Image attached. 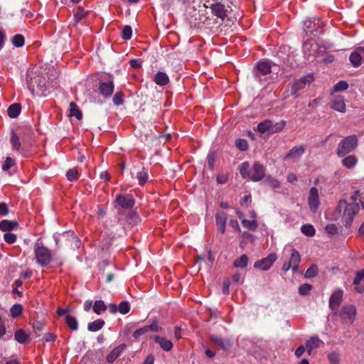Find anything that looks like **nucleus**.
<instances>
[{
	"instance_id": "nucleus-61",
	"label": "nucleus",
	"mask_w": 364,
	"mask_h": 364,
	"mask_svg": "<svg viewBox=\"0 0 364 364\" xmlns=\"http://www.w3.org/2000/svg\"><path fill=\"white\" fill-rule=\"evenodd\" d=\"M55 335L52 333H47L43 336V340L46 342H51L55 340Z\"/></svg>"
},
{
	"instance_id": "nucleus-13",
	"label": "nucleus",
	"mask_w": 364,
	"mask_h": 364,
	"mask_svg": "<svg viewBox=\"0 0 364 364\" xmlns=\"http://www.w3.org/2000/svg\"><path fill=\"white\" fill-rule=\"evenodd\" d=\"M116 203L122 208L130 209L134 205V200L131 196L118 195Z\"/></svg>"
},
{
	"instance_id": "nucleus-55",
	"label": "nucleus",
	"mask_w": 364,
	"mask_h": 364,
	"mask_svg": "<svg viewBox=\"0 0 364 364\" xmlns=\"http://www.w3.org/2000/svg\"><path fill=\"white\" fill-rule=\"evenodd\" d=\"M4 240L9 244H13L16 240V235L11 232H6L4 235Z\"/></svg>"
},
{
	"instance_id": "nucleus-42",
	"label": "nucleus",
	"mask_w": 364,
	"mask_h": 364,
	"mask_svg": "<svg viewBox=\"0 0 364 364\" xmlns=\"http://www.w3.org/2000/svg\"><path fill=\"white\" fill-rule=\"evenodd\" d=\"M87 12L84 10L82 7L77 8V10L75 14V21L76 23H79L82 18L85 17Z\"/></svg>"
},
{
	"instance_id": "nucleus-21",
	"label": "nucleus",
	"mask_w": 364,
	"mask_h": 364,
	"mask_svg": "<svg viewBox=\"0 0 364 364\" xmlns=\"http://www.w3.org/2000/svg\"><path fill=\"white\" fill-rule=\"evenodd\" d=\"M154 341L165 351H169L173 348V343L166 338L156 336L154 337Z\"/></svg>"
},
{
	"instance_id": "nucleus-11",
	"label": "nucleus",
	"mask_w": 364,
	"mask_h": 364,
	"mask_svg": "<svg viewBox=\"0 0 364 364\" xmlns=\"http://www.w3.org/2000/svg\"><path fill=\"white\" fill-rule=\"evenodd\" d=\"M212 13L218 18L224 20L228 16L229 12V7L225 6L221 3L213 4L210 6Z\"/></svg>"
},
{
	"instance_id": "nucleus-5",
	"label": "nucleus",
	"mask_w": 364,
	"mask_h": 364,
	"mask_svg": "<svg viewBox=\"0 0 364 364\" xmlns=\"http://www.w3.org/2000/svg\"><path fill=\"white\" fill-rule=\"evenodd\" d=\"M114 88V78L112 75H109V79L107 81L99 83V92L105 98H108L112 95Z\"/></svg>"
},
{
	"instance_id": "nucleus-49",
	"label": "nucleus",
	"mask_w": 364,
	"mask_h": 364,
	"mask_svg": "<svg viewBox=\"0 0 364 364\" xmlns=\"http://www.w3.org/2000/svg\"><path fill=\"white\" fill-rule=\"evenodd\" d=\"M66 177L68 181H73L78 179V173L77 169L71 168L69 169L66 173Z\"/></svg>"
},
{
	"instance_id": "nucleus-60",
	"label": "nucleus",
	"mask_w": 364,
	"mask_h": 364,
	"mask_svg": "<svg viewBox=\"0 0 364 364\" xmlns=\"http://www.w3.org/2000/svg\"><path fill=\"white\" fill-rule=\"evenodd\" d=\"M9 213L8 206L5 203H0V214L3 216L7 215Z\"/></svg>"
},
{
	"instance_id": "nucleus-41",
	"label": "nucleus",
	"mask_w": 364,
	"mask_h": 364,
	"mask_svg": "<svg viewBox=\"0 0 364 364\" xmlns=\"http://www.w3.org/2000/svg\"><path fill=\"white\" fill-rule=\"evenodd\" d=\"M11 144L14 149L18 150L20 149V139L19 136L14 132H11Z\"/></svg>"
},
{
	"instance_id": "nucleus-9",
	"label": "nucleus",
	"mask_w": 364,
	"mask_h": 364,
	"mask_svg": "<svg viewBox=\"0 0 364 364\" xmlns=\"http://www.w3.org/2000/svg\"><path fill=\"white\" fill-rule=\"evenodd\" d=\"M342 298L343 291L338 290L333 293L329 299V307L335 315H337L338 312V306L341 303Z\"/></svg>"
},
{
	"instance_id": "nucleus-32",
	"label": "nucleus",
	"mask_w": 364,
	"mask_h": 364,
	"mask_svg": "<svg viewBox=\"0 0 364 364\" xmlns=\"http://www.w3.org/2000/svg\"><path fill=\"white\" fill-rule=\"evenodd\" d=\"M70 116L75 117L79 120L81 119L82 117V114L81 111L78 109V107L74 102H71L70 103Z\"/></svg>"
},
{
	"instance_id": "nucleus-64",
	"label": "nucleus",
	"mask_w": 364,
	"mask_h": 364,
	"mask_svg": "<svg viewBox=\"0 0 364 364\" xmlns=\"http://www.w3.org/2000/svg\"><path fill=\"white\" fill-rule=\"evenodd\" d=\"M305 351V348L303 346H299L295 350V355L297 358L301 357Z\"/></svg>"
},
{
	"instance_id": "nucleus-45",
	"label": "nucleus",
	"mask_w": 364,
	"mask_h": 364,
	"mask_svg": "<svg viewBox=\"0 0 364 364\" xmlns=\"http://www.w3.org/2000/svg\"><path fill=\"white\" fill-rule=\"evenodd\" d=\"M132 36V29L130 26H124L122 31V37L124 40L128 41Z\"/></svg>"
},
{
	"instance_id": "nucleus-26",
	"label": "nucleus",
	"mask_w": 364,
	"mask_h": 364,
	"mask_svg": "<svg viewBox=\"0 0 364 364\" xmlns=\"http://www.w3.org/2000/svg\"><path fill=\"white\" fill-rule=\"evenodd\" d=\"M18 226L16 221H11L8 220H4L0 222V230L4 232L10 231L14 230Z\"/></svg>"
},
{
	"instance_id": "nucleus-23",
	"label": "nucleus",
	"mask_w": 364,
	"mask_h": 364,
	"mask_svg": "<svg viewBox=\"0 0 364 364\" xmlns=\"http://www.w3.org/2000/svg\"><path fill=\"white\" fill-rule=\"evenodd\" d=\"M362 59V56L360 55L358 48L350 53L349 57L350 63L355 68H358L361 65Z\"/></svg>"
},
{
	"instance_id": "nucleus-56",
	"label": "nucleus",
	"mask_w": 364,
	"mask_h": 364,
	"mask_svg": "<svg viewBox=\"0 0 364 364\" xmlns=\"http://www.w3.org/2000/svg\"><path fill=\"white\" fill-rule=\"evenodd\" d=\"M362 280H364V269L356 272L353 280L354 285H358Z\"/></svg>"
},
{
	"instance_id": "nucleus-12",
	"label": "nucleus",
	"mask_w": 364,
	"mask_h": 364,
	"mask_svg": "<svg viewBox=\"0 0 364 364\" xmlns=\"http://www.w3.org/2000/svg\"><path fill=\"white\" fill-rule=\"evenodd\" d=\"M265 168L263 165L255 162L251 169V180L253 181H259L264 178Z\"/></svg>"
},
{
	"instance_id": "nucleus-8",
	"label": "nucleus",
	"mask_w": 364,
	"mask_h": 364,
	"mask_svg": "<svg viewBox=\"0 0 364 364\" xmlns=\"http://www.w3.org/2000/svg\"><path fill=\"white\" fill-rule=\"evenodd\" d=\"M277 257L274 253L269 254L267 257L257 261L254 267L262 270H268L273 263L276 261Z\"/></svg>"
},
{
	"instance_id": "nucleus-30",
	"label": "nucleus",
	"mask_w": 364,
	"mask_h": 364,
	"mask_svg": "<svg viewBox=\"0 0 364 364\" xmlns=\"http://www.w3.org/2000/svg\"><path fill=\"white\" fill-rule=\"evenodd\" d=\"M105 325V321L102 319H97L92 322H90L87 325V329L92 332H96L100 330Z\"/></svg>"
},
{
	"instance_id": "nucleus-24",
	"label": "nucleus",
	"mask_w": 364,
	"mask_h": 364,
	"mask_svg": "<svg viewBox=\"0 0 364 364\" xmlns=\"http://www.w3.org/2000/svg\"><path fill=\"white\" fill-rule=\"evenodd\" d=\"M154 82L156 84L160 86H164L169 82V77L167 74L164 72H158L154 75Z\"/></svg>"
},
{
	"instance_id": "nucleus-20",
	"label": "nucleus",
	"mask_w": 364,
	"mask_h": 364,
	"mask_svg": "<svg viewBox=\"0 0 364 364\" xmlns=\"http://www.w3.org/2000/svg\"><path fill=\"white\" fill-rule=\"evenodd\" d=\"M322 341L318 336H312L306 342V349L309 355H311L312 350L319 346Z\"/></svg>"
},
{
	"instance_id": "nucleus-44",
	"label": "nucleus",
	"mask_w": 364,
	"mask_h": 364,
	"mask_svg": "<svg viewBox=\"0 0 364 364\" xmlns=\"http://www.w3.org/2000/svg\"><path fill=\"white\" fill-rule=\"evenodd\" d=\"M33 78H34L33 73L28 71L26 75V82L29 90L33 95L35 90V85L33 82Z\"/></svg>"
},
{
	"instance_id": "nucleus-14",
	"label": "nucleus",
	"mask_w": 364,
	"mask_h": 364,
	"mask_svg": "<svg viewBox=\"0 0 364 364\" xmlns=\"http://www.w3.org/2000/svg\"><path fill=\"white\" fill-rule=\"evenodd\" d=\"M331 107L336 111L345 112L346 111V106L344 102V97L341 95L335 96L332 100Z\"/></svg>"
},
{
	"instance_id": "nucleus-54",
	"label": "nucleus",
	"mask_w": 364,
	"mask_h": 364,
	"mask_svg": "<svg viewBox=\"0 0 364 364\" xmlns=\"http://www.w3.org/2000/svg\"><path fill=\"white\" fill-rule=\"evenodd\" d=\"M123 93L122 92H117L113 97V102L115 105H121L123 104Z\"/></svg>"
},
{
	"instance_id": "nucleus-6",
	"label": "nucleus",
	"mask_w": 364,
	"mask_h": 364,
	"mask_svg": "<svg viewBox=\"0 0 364 364\" xmlns=\"http://www.w3.org/2000/svg\"><path fill=\"white\" fill-rule=\"evenodd\" d=\"M212 342L216 344L223 350H229L233 346V341L231 338H222L215 335L210 336Z\"/></svg>"
},
{
	"instance_id": "nucleus-59",
	"label": "nucleus",
	"mask_w": 364,
	"mask_h": 364,
	"mask_svg": "<svg viewBox=\"0 0 364 364\" xmlns=\"http://www.w3.org/2000/svg\"><path fill=\"white\" fill-rule=\"evenodd\" d=\"M13 164H14L13 159L11 157H6V160L4 161V162L2 165L3 170H4V171L9 170L13 166Z\"/></svg>"
},
{
	"instance_id": "nucleus-7",
	"label": "nucleus",
	"mask_w": 364,
	"mask_h": 364,
	"mask_svg": "<svg viewBox=\"0 0 364 364\" xmlns=\"http://www.w3.org/2000/svg\"><path fill=\"white\" fill-rule=\"evenodd\" d=\"M341 318L344 321L353 322L356 315V309L353 305L343 306L338 314Z\"/></svg>"
},
{
	"instance_id": "nucleus-50",
	"label": "nucleus",
	"mask_w": 364,
	"mask_h": 364,
	"mask_svg": "<svg viewBox=\"0 0 364 364\" xmlns=\"http://www.w3.org/2000/svg\"><path fill=\"white\" fill-rule=\"evenodd\" d=\"M340 358V354L336 351L330 353L328 355V358L331 364H338Z\"/></svg>"
},
{
	"instance_id": "nucleus-2",
	"label": "nucleus",
	"mask_w": 364,
	"mask_h": 364,
	"mask_svg": "<svg viewBox=\"0 0 364 364\" xmlns=\"http://www.w3.org/2000/svg\"><path fill=\"white\" fill-rule=\"evenodd\" d=\"M358 145V139L355 135H351L342 139L338 144L337 155L342 158L353 151Z\"/></svg>"
},
{
	"instance_id": "nucleus-51",
	"label": "nucleus",
	"mask_w": 364,
	"mask_h": 364,
	"mask_svg": "<svg viewBox=\"0 0 364 364\" xmlns=\"http://www.w3.org/2000/svg\"><path fill=\"white\" fill-rule=\"evenodd\" d=\"M318 273V268L316 265H311L309 268H308L305 272L306 278H312L315 277Z\"/></svg>"
},
{
	"instance_id": "nucleus-25",
	"label": "nucleus",
	"mask_w": 364,
	"mask_h": 364,
	"mask_svg": "<svg viewBox=\"0 0 364 364\" xmlns=\"http://www.w3.org/2000/svg\"><path fill=\"white\" fill-rule=\"evenodd\" d=\"M272 126V121L269 119H265L258 124L257 129L261 134L267 133L270 135V128Z\"/></svg>"
},
{
	"instance_id": "nucleus-10",
	"label": "nucleus",
	"mask_w": 364,
	"mask_h": 364,
	"mask_svg": "<svg viewBox=\"0 0 364 364\" xmlns=\"http://www.w3.org/2000/svg\"><path fill=\"white\" fill-rule=\"evenodd\" d=\"M309 208L312 212H316L319 206L318 191L316 187H311L308 198Z\"/></svg>"
},
{
	"instance_id": "nucleus-18",
	"label": "nucleus",
	"mask_w": 364,
	"mask_h": 364,
	"mask_svg": "<svg viewBox=\"0 0 364 364\" xmlns=\"http://www.w3.org/2000/svg\"><path fill=\"white\" fill-rule=\"evenodd\" d=\"M215 220L218 230L223 234L225 231L227 215L223 212L217 213Z\"/></svg>"
},
{
	"instance_id": "nucleus-16",
	"label": "nucleus",
	"mask_w": 364,
	"mask_h": 364,
	"mask_svg": "<svg viewBox=\"0 0 364 364\" xmlns=\"http://www.w3.org/2000/svg\"><path fill=\"white\" fill-rule=\"evenodd\" d=\"M271 72V65L267 61H260L257 63L255 75L256 77H258L259 74L267 75Z\"/></svg>"
},
{
	"instance_id": "nucleus-27",
	"label": "nucleus",
	"mask_w": 364,
	"mask_h": 364,
	"mask_svg": "<svg viewBox=\"0 0 364 364\" xmlns=\"http://www.w3.org/2000/svg\"><path fill=\"white\" fill-rule=\"evenodd\" d=\"M136 178H137L138 183L139 185H144L149 178V173L147 170L143 168L141 170L136 171Z\"/></svg>"
},
{
	"instance_id": "nucleus-17",
	"label": "nucleus",
	"mask_w": 364,
	"mask_h": 364,
	"mask_svg": "<svg viewBox=\"0 0 364 364\" xmlns=\"http://www.w3.org/2000/svg\"><path fill=\"white\" fill-rule=\"evenodd\" d=\"M126 348L125 344H120L115 347L107 356L109 363H113Z\"/></svg>"
},
{
	"instance_id": "nucleus-38",
	"label": "nucleus",
	"mask_w": 364,
	"mask_h": 364,
	"mask_svg": "<svg viewBox=\"0 0 364 364\" xmlns=\"http://www.w3.org/2000/svg\"><path fill=\"white\" fill-rule=\"evenodd\" d=\"M264 183L273 189H277L280 187V182L270 176L265 177Z\"/></svg>"
},
{
	"instance_id": "nucleus-47",
	"label": "nucleus",
	"mask_w": 364,
	"mask_h": 364,
	"mask_svg": "<svg viewBox=\"0 0 364 364\" xmlns=\"http://www.w3.org/2000/svg\"><path fill=\"white\" fill-rule=\"evenodd\" d=\"M22 310L23 308L21 304H16L13 305L10 309L11 316L14 318L18 316L22 313Z\"/></svg>"
},
{
	"instance_id": "nucleus-40",
	"label": "nucleus",
	"mask_w": 364,
	"mask_h": 364,
	"mask_svg": "<svg viewBox=\"0 0 364 364\" xmlns=\"http://www.w3.org/2000/svg\"><path fill=\"white\" fill-rule=\"evenodd\" d=\"M301 230L306 236L312 237L315 235L316 230L311 225H304L301 226Z\"/></svg>"
},
{
	"instance_id": "nucleus-52",
	"label": "nucleus",
	"mask_w": 364,
	"mask_h": 364,
	"mask_svg": "<svg viewBox=\"0 0 364 364\" xmlns=\"http://www.w3.org/2000/svg\"><path fill=\"white\" fill-rule=\"evenodd\" d=\"M348 87V84L346 81H339L333 87L334 92H339L346 90Z\"/></svg>"
},
{
	"instance_id": "nucleus-33",
	"label": "nucleus",
	"mask_w": 364,
	"mask_h": 364,
	"mask_svg": "<svg viewBox=\"0 0 364 364\" xmlns=\"http://www.w3.org/2000/svg\"><path fill=\"white\" fill-rule=\"evenodd\" d=\"M93 311L97 315H100L102 312L107 309V306L102 300L96 301L92 306Z\"/></svg>"
},
{
	"instance_id": "nucleus-34",
	"label": "nucleus",
	"mask_w": 364,
	"mask_h": 364,
	"mask_svg": "<svg viewBox=\"0 0 364 364\" xmlns=\"http://www.w3.org/2000/svg\"><path fill=\"white\" fill-rule=\"evenodd\" d=\"M285 124H286V122L283 121V120L276 122L274 124L272 122V126L270 128V134L281 132L284 129Z\"/></svg>"
},
{
	"instance_id": "nucleus-22",
	"label": "nucleus",
	"mask_w": 364,
	"mask_h": 364,
	"mask_svg": "<svg viewBox=\"0 0 364 364\" xmlns=\"http://www.w3.org/2000/svg\"><path fill=\"white\" fill-rule=\"evenodd\" d=\"M300 259L301 257L299 252L296 250L293 249L289 262L292 265V271L294 272H297Z\"/></svg>"
},
{
	"instance_id": "nucleus-39",
	"label": "nucleus",
	"mask_w": 364,
	"mask_h": 364,
	"mask_svg": "<svg viewBox=\"0 0 364 364\" xmlns=\"http://www.w3.org/2000/svg\"><path fill=\"white\" fill-rule=\"evenodd\" d=\"M248 262V257L246 255H242L240 257V258L235 260L233 263V265L235 267H241L245 268L247 267Z\"/></svg>"
},
{
	"instance_id": "nucleus-3",
	"label": "nucleus",
	"mask_w": 364,
	"mask_h": 364,
	"mask_svg": "<svg viewBox=\"0 0 364 364\" xmlns=\"http://www.w3.org/2000/svg\"><path fill=\"white\" fill-rule=\"evenodd\" d=\"M314 80L313 74H308L294 81L291 85V95L298 97V92L304 89L306 85H310Z\"/></svg>"
},
{
	"instance_id": "nucleus-46",
	"label": "nucleus",
	"mask_w": 364,
	"mask_h": 364,
	"mask_svg": "<svg viewBox=\"0 0 364 364\" xmlns=\"http://www.w3.org/2000/svg\"><path fill=\"white\" fill-rule=\"evenodd\" d=\"M130 310V304L127 301H122L118 306V311L122 314H127Z\"/></svg>"
},
{
	"instance_id": "nucleus-4",
	"label": "nucleus",
	"mask_w": 364,
	"mask_h": 364,
	"mask_svg": "<svg viewBox=\"0 0 364 364\" xmlns=\"http://www.w3.org/2000/svg\"><path fill=\"white\" fill-rule=\"evenodd\" d=\"M35 255L37 262L42 267L47 266L51 261L50 252L44 246L38 247L35 250Z\"/></svg>"
},
{
	"instance_id": "nucleus-15",
	"label": "nucleus",
	"mask_w": 364,
	"mask_h": 364,
	"mask_svg": "<svg viewBox=\"0 0 364 364\" xmlns=\"http://www.w3.org/2000/svg\"><path fill=\"white\" fill-rule=\"evenodd\" d=\"M320 20L316 18H307L304 21V31L306 34L309 32L310 34H313L314 31H316V26H318Z\"/></svg>"
},
{
	"instance_id": "nucleus-31",
	"label": "nucleus",
	"mask_w": 364,
	"mask_h": 364,
	"mask_svg": "<svg viewBox=\"0 0 364 364\" xmlns=\"http://www.w3.org/2000/svg\"><path fill=\"white\" fill-rule=\"evenodd\" d=\"M65 322L68 327L73 330L76 331L78 328V322L75 317L70 314H66L65 317Z\"/></svg>"
},
{
	"instance_id": "nucleus-29",
	"label": "nucleus",
	"mask_w": 364,
	"mask_h": 364,
	"mask_svg": "<svg viewBox=\"0 0 364 364\" xmlns=\"http://www.w3.org/2000/svg\"><path fill=\"white\" fill-rule=\"evenodd\" d=\"M240 173L243 178L251 180V170H250V164L248 162L241 164L240 166Z\"/></svg>"
},
{
	"instance_id": "nucleus-37",
	"label": "nucleus",
	"mask_w": 364,
	"mask_h": 364,
	"mask_svg": "<svg viewBox=\"0 0 364 364\" xmlns=\"http://www.w3.org/2000/svg\"><path fill=\"white\" fill-rule=\"evenodd\" d=\"M11 42L17 48L22 47L25 43V38L21 34H16L12 37Z\"/></svg>"
},
{
	"instance_id": "nucleus-58",
	"label": "nucleus",
	"mask_w": 364,
	"mask_h": 364,
	"mask_svg": "<svg viewBox=\"0 0 364 364\" xmlns=\"http://www.w3.org/2000/svg\"><path fill=\"white\" fill-rule=\"evenodd\" d=\"M148 329L146 328V326L142 327V328H140L137 330H136L134 333H133V336L135 338H139L140 336L146 334L147 332H148Z\"/></svg>"
},
{
	"instance_id": "nucleus-1",
	"label": "nucleus",
	"mask_w": 364,
	"mask_h": 364,
	"mask_svg": "<svg viewBox=\"0 0 364 364\" xmlns=\"http://www.w3.org/2000/svg\"><path fill=\"white\" fill-rule=\"evenodd\" d=\"M337 209L341 211L343 209L342 220L346 227L350 226L354 216L358 214L360 210L358 203H347L346 200H341L338 203Z\"/></svg>"
},
{
	"instance_id": "nucleus-19",
	"label": "nucleus",
	"mask_w": 364,
	"mask_h": 364,
	"mask_svg": "<svg viewBox=\"0 0 364 364\" xmlns=\"http://www.w3.org/2000/svg\"><path fill=\"white\" fill-rule=\"evenodd\" d=\"M305 149L303 146H294L289 153L286 155L285 159H298L304 154Z\"/></svg>"
},
{
	"instance_id": "nucleus-36",
	"label": "nucleus",
	"mask_w": 364,
	"mask_h": 364,
	"mask_svg": "<svg viewBox=\"0 0 364 364\" xmlns=\"http://www.w3.org/2000/svg\"><path fill=\"white\" fill-rule=\"evenodd\" d=\"M356 163L357 159L353 155L346 157L342 161L343 165L348 168H353L356 164Z\"/></svg>"
},
{
	"instance_id": "nucleus-63",
	"label": "nucleus",
	"mask_w": 364,
	"mask_h": 364,
	"mask_svg": "<svg viewBox=\"0 0 364 364\" xmlns=\"http://www.w3.org/2000/svg\"><path fill=\"white\" fill-rule=\"evenodd\" d=\"M215 161V156L213 154H209L207 157V162L209 167L213 169Z\"/></svg>"
},
{
	"instance_id": "nucleus-43",
	"label": "nucleus",
	"mask_w": 364,
	"mask_h": 364,
	"mask_svg": "<svg viewBox=\"0 0 364 364\" xmlns=\"http://www.w3.org/2000/svg\"><path fill=\"white\" fill-rule=\"evenodd\" d=\"M242 224L245 228L250 230H255L257 228V223L255 220H242Z\"/></svg>"
},
{
	"instance_id": "nucleus-35",
	"label": "nucleus",
	"mask_w": 364,
	"mask_h": 364,
	"mask_svg": "<svg viewBox=\"0 0 364 364\" xmlns=\"http://www.w3.org/2000/svg\"><path fill=\"white\" fill-rule=\"evenodd\" d=\"M14 338L20 343H25L28 340V336L22 329H18L16 331Z\"/></svg>"
},
{
	"instance_id": "nucleus-57",
	"label": "nucleus",
	"mask_w": 364,
	"mask_h": 364,
	"mask_svg": "<svg viewBox=\"0 0 364 364\" xmlns=\"http://www.w3.org/2000/svg\"><path fill=\"white\" fill-rule=\"evenodd\" d=\"M326 232L330 235H334L338 232V229L334 224H330L326 226Z\"/></svg>"
},
{
	"instance_id": "nucleus-62",
	"label": "nucleus",
	"mask_w": 364,
	"mask_h": 364,
	"mask_svg": "<svg viewBox=\"0 0 364 364\" xmlns=\"http://www.w3.org/2000/svg\"><path fill=\"white\" fill-rule=\"evenodd\" d=\"M44 324L38 321H34L33 323V328L35 331H41L43 329Z\"/></svg>"
},
{
	"instance_id": "nucleus-28",
	"label": "nucleus",
	"mask_w": 364,
	"mask_h": 364,
	"mask_svg": "<svg viewBox=\"0 0 364 364\" xmlns=\"http://www.w3.org/2000/svg\"><path fill=\"white\" fill-rule=\"evenodd\" d=\"M21 110V107L20 104H18V103L12 104L11 105H10L9 107V108L7 109L8 115L11 118H16L20 114Z\"/></svg>"
},
{
	"instance_id": "nucleus-53",
	"label": "nucleus",
	"mask_w": 364,
	"mask_h": 364,
	"mask_svg": "<svg viewBox=\"0 0 364 364\" xmlns=\"http://www.w3.org/2000/svg\"><path fill=\"white\" fill-rule=\"evenodd\" d=\"M235 145L240 151H246L248 148L247 141L243 139H237Z\"/></svg>"
},
{
	"instance_id": "nucleus-48",
	"label": "nucleus",
	"mask_w": 364,
	"mask_h": 364,
	"mask_svg": "<svg viewBox=\"0 0 364 364\" xmlns=\"http://www.w3.org/2000/svg\"><path fill=\"white\" fill-rule=\"evenodd\" d=\"M312 286L309 284H303L299 287V293L300 295L306 296L309 294V291L311 290Z\"/></svg>"
}]
</instances>
